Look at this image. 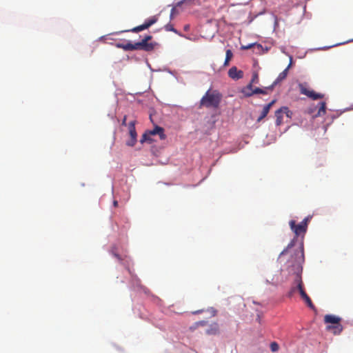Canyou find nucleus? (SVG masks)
Listing matches in <instances>:
<instances>
[{"instance_id":"nucleus-1","label":"nucleus","mask_w":353,"mask_h":353,"mask_svg":"<svg viewBox=\"0 0 353 353\" xmlns=\"http://www.w3.org/2000/svg\"><path fill=\"white\" fill-rule=\"evenodd\" d=\"M304 261V253H303V248L301 246L300 250H296L294 254V259L292 264L289 267V272H293L295 274V283L296 284L297 289L299 290V292L303 299V300L305 302L307 305L312 310H315V306L313 304L312 300L307 294L304 290L303 283L301 279V274L302 272V263Z\"/></svg>"},{"instance_id":"nucleus-2","label":"nucleus","mask_w":353,"mask_h":353,"mask_svg":"<svg viewBox=\"0 0 353 353\" xmlns=\"http://www.w3.org/2000/svg\"><path fill=\"white\" fill-rule=\"evenodd\" d=\"M221 100V95L216 90H208L201 99L200 104L206 108H217Z\"/></svg>"},{"instance_id":"nucleus-3","label":"nucleus","mask_w":353,"mask_h":353,"mask_svg":"<svg viewBox=\"0 0 353 353\" xmlns=\"http://www.w3.org/2000/svg\"><path fill=\"white\" fill-rule=\"evenodd\" d=\"M117 46L125 51L141 50L146 52H150L154 49L155 43H148L145 41V40H141V41L135 43H131L130 42H128L126 43H118L117 44Z\"/></svg>"},{"instance_id":"nucleus-4","label":"nucleus","mask_w":353,"mask_h":353,"mask_svg":"<svg viewBox=\"0 0 353 353\" xmlns=\"http://www.w3.org/2000/svg\"><path fill=\"white\" fill-rule=\"evenodd\" d=\"M289 225L292 231L295 234V238L289 243L287 248L282 251L281 255L285 254L288 250L294 245V241L296 238L299 236H303L307 232V228H306L305 223L303 224L301 222L299 224H296L295 221L291 220L289 222Z\"/></svg>"},{"instance_id":"nucleus-5","label":"nucleus","mask_w":353,"mask_h":353,"mask_svg":"<svg viewBox=\"0 0 353 353\" xmlns=\"http://www.w3.org/2000/svg\"><path fill=\"white\" fill-rule=\"evenodd\" d=\"M268 90L266 88L265 89H261L259 88H253L252 84L249 83L245 87L243 88L241 90V93L245 97H249L252 96L254 94H267Z\"/></svg>"},{"instance_id":"nucleus-6","label":"nucleus","mask_w":353,"mask_h":353,"mask_svg":"<svg viewBox=\"0 0 353 353\" xmlns=\"http://www.w3.org/2000/svg\"><path fill=\"white\" fill-rule=\"evenodd\" d=\"M340 321L341 318L332 314H327L324 317V321L325 323H331L335 325L333 327L328 326L327 329H336L338 330L339 333H340L342 331V325L339 323Z\"/></svg>"},{"instance_id":"nucleus-7","label":"nucleus","mask_w":353,"mask_h":353,"mask_svg":"<svg viewBox=\"0 0 353 353\" xmlns=\"http://www.w3.org/2000/svg\"><path fill=\"white\" fill-rule=\"evenodd\" d=\"M300 92L305 94L313 100H317L323 98L324 95L320 93H316L312 90L308 89L303 84H299Z\"/></svg>"},{"instance_id":"nucleus-8","label":"nucleus","mask_w":353,"mask_h":353,"mask_svg":"<svg viewBox=\"0 0 353 353\" xmlns=\"http://www.w3.org/2000/svg\"><path fill=\"white\" fill-rule=\"evenodd\" d=\"M157 21H158V17L157 16H153V17L148 19L147 20H145V21L144 22L143 24L138 26L137 27H134L132 29H131L130 31H131L132 32H141L142 30L149 28L151 26H152L153 24L157 23Z\"/></svg>"},{"instance_id":"nucleus-9","label":"nucleus","mask_w":353,"mask_h":353,"mask_svg":"<svg viewBox=\"0 0 353 353\" xmlns=\"http://www.w3.org/2000/svg\"><path fill=\"white\" fill-rule=\"evenodd\" d=\"M291 65V63L289 64V65L283 71L281 72L278 77L276 78V79L273 82V83L269 86V87H267L266 89L268 90H270L272 91L274 88V87L278 83H279L280 81H283V79H285L288 75V69L290 67Z\"/></svg>"},{"instance_id":"nucleus-10","label":"nucleus","mask_w":353,"mask_h":353,"mask_svg":"<svg viewBox=\"0 0 353 353\" xmlns=\"http://www.w3.org/2000/svg\"><path fill=\"white\" fill-rule=\"evenodd\" d=\"M228 76L234 80H239L243 77V72L233 66L228 70Z\"/></svg>"},{"instance_id":"nucleus-11","label":"nucleus","mask_w":353,"mask_h":353,"mask_svg":"<svg viewBox=\"0 0 353 353\" xmlns=\"http://www.w3.org/2000/svg\"><path fill=\"white\" fill-rule=\"evenodd\" d=\"M150 136L158 134L161 140H164L166 137L164 134V129L160 126H155L152 130L148 131Z\"/></svg>"},{"instance_id":"nucleus-12","label":"nucleus","mask_w":353,"mask_h":353,"mask_svg":"<svg viewBox=\"0 0 353 353\" xmlns=\"http://www.w3.org/2000/svg\"><path fill=\"white\" fill-rule=\"evenodd\" d=\"M275 101H276L275 100H272L271 102H270L268 104L265 105L263 107L260 116L257 119L258 122H260L262 119H263L268 115V114L270 112V108L274 104Z\"/></svg>"},{"instance_id":"nucleus-13","label":"nucleus","mask_w":353,"mask_h":353,"mask_svg":"<svg viewBox=\"0 0 353 353\" xmlns=\"http://www.w3.org/2000/svg\"><path fill=\"white\" fill-rule=\"evenodd\" d=\"M206 334L208 335H216L219 333V327L218 323H214L210 325V327L206 330Z\"/></svg>"},{"instance_id":"nucleus-14","label":"nucleus","mask_w":353,"mask_h":353,"mask_svg":"<svg viewBox=\"0 0 353 353\" xmlns=\"http://www.w3.org/2000/svg\"><path fill=\"white\" fill-rule=\"evenodd\" d=\"M128 130L130 138L137 139V134L135 129V121H132L129 123Z\"/></svg>"},{"instance_id":"nucleus-15","label":"nucleus","mask_w":353,"mask_h":353,"mask_svg":"<svg viewBox=\"0 0 353 353\" xmlns=\"http://www.w3.org/2000/svg\"><path fill=\"white\" fill-rule=\"evenodd\" d=\"M275 117H276V125L278 126L281 125L283 123V111L281 110V108L275 112Z\"/></svg>"},{"instance_id":"nucleus-16","label":"nucleus","mask_w":353,"mask_h":353,"mask_svg":"<svg viewBox=\"0 0 353 353\" xmlns=\"http://www.w3.org/2000/svg\"><path fill=\"white\" fill-rule=\"evenodd\" d=\"M320 108L318 110L317 114L315 115V117H321L322 115H324L326 112V103L325 102H321L320 103Z\"/></svg>"},{"instance_id":"nucleus-17","label":"nucleus","mask_w":353,"mask_h":353,"mask_svg":"<svg viewBox=\"0 0 353 353\" xmlns=\"http://www.w3.org/2000/svg\"><path fill=\"white\" fill-rule=\"evenodd\" d=\"M232 57H233V54H232V52L231 51V50H230V49L227 50L226 52H225V61L223 63L224 66H228L229 65V62L231 60V59L232 58Z\"/></svg>"},{"instance_id":"nucleus-18","label":"nucleus","mask_w":353,"mask_h":353,"mask_svg":"<svg viewBox=\"0 0 353 353\" xmlns=\"http://www.w3.org/2000/svg\"><path fill=\"white\" fill-rule=\"evenodd\" d=\"M296 291H299V290L297 289V286H296V284L295 283V279H294V282L292 283V285L290 291L288 293V296L290 298L292 297Z\"/></svg>"},{"instance_id":"nucleus-19","label":"nucleus","mask_w":353,"mask_h":353,"mask_svg":"<svg viewBox=\"0 0 353 353\" xmlns=\"http://www.w3.org/2000/svg\"><path fill=\"white\" fill-rule=\"evenodd\" d=\"M141 143H143L144 142L148 141L149 143H151L152 141V139L150 138V136L148 133V132H145L140 140Z\"/></svg>"},{"instance_id":"nucleus-20","label":"nucleus","mask_w":353,"mask_h":353,"mask_svg":"<svg viewBox=\"0 0 353 353\" xmlns=\"http://www.w3.org/2000/svg\"><path fill=\"white\" fill-rule=\"evenodd\" d=\"M164 28L166 31H171V32H173L176 34H178L179 35H181V34H179L178 32V31L174 28L173 25L172 24H170V23H168L166 24L165 26H164Z\"/></svg>"},{"instance_id":"nucleus-21","label":"nucleus","mask_w":353,"mask_h":353,"mask_svg":"<svg viewBox=\"0 0 353 353\" xmlns=\"http://www.w3.org/2000/svg\"><path fill=\"white\" fill-rule=\"evenodd\" d=\"M281 110L283 111V114H285L287 117L291 118L292 115V112L289 110L288 107L283 106L281 107Z\"/></svg>"},{"instance_id":"nucleus-22","label":"nucleus","mask_w":353,"mask_h":353,"mask_svg":"<svg viewBox=\"0 0 353 353\" xmlns=\"http://www.w3.org/2000/svg\"><path fill=\"white\" fill-rule=\"evenodd\" d=\"M259 81V74H258L257 72H254L252 74V79H251V81H250V82L249 83L253 85L254 83H258Z\"/></svg>"},{"instance_id":"nucleus-23","label":"nucleus","mask_w":353,"mask_h":353,"mask_svg":"<svg viewBox=\"0 0 353 353\" xmlns=\"http://www.w3.org/2000/svg\"><path fill=\"white\" fill-rule=\"evenodd\" d=\"M279 346L277 343L272 342L270 343V350H272V352H276L279 350Z\"/></svg>"},{"instance_id":"nucleus-24","label":"nucleus","mask_w":353,"mask_h":353,"mask_svg":"<svg viewBox=\"0 0 353 353\" xmlns=\"http://www.w3.org/2000/svg\"><path fill=\"white\" fill-rule=\"evenodd\" d=\"M137 143V139L134 138H130L129 141H127L126 144L128 146H134Z\"/></svg>"},{"instance_id":"nucleus-25","label":"nucleus","mask_w":353,"mask_h":353,"mask_svg":"<svg viewBox=\"0 0 353 353\" xmlns=\"http://www.w3.org/2000/svg\"><path fill=\"white\" fill-rule=\"evenodd\" d=\"M311 216H308L307 217H305L302 221L301 223L303 224L305 223V225H306V228H307V225H308V223L310 221V219H311Z\"/></svg>"},{"instance_id":"nucleus-26","label":"nucleus","mask_w":353,"mask_h":353,"mask_svg":"<svg viewBox=\"0 0 353 353\" xmlns=\"http://www.w3.org/2000/svg\"><path fill=\"white\" fill-rule=\"evenodd\" d=\"M176 14V9L175 8H172V10H171V12H170V19H172L175 14Z\"/></svg>"},{"instance_id":"nucleus-27","label":"nucleus","mask_w":353,"mask_h":353,"mask_svg":"<svg viewBox=\"0 0 353 353\" xmlns=\"http://www.w3.org/2000/svg\"><path fill=\"white\" fill-rule=\"evenodd\" d=\"M190 1H193L194 4H200L201 3V0H184V3H188Z\"/></svg>"},{"instance_id":"nucleus-28","label":"nucleus","mask_w":353,"mask_h":353,"mask_svg":"<svg viewBox=\"0 0 353 353\" xmlns=\"http://www.w3.org/2000/svg\"><path fill=\"white\" fill-rule=\"evenodd\" d=\"M254 46V43H251V44H249L248 46H241V49H243V50H248V49H250L251 48H252Z\"/></svg>"},{"instance_id":"nucleus-29","label":"nucleus","mask_w":353,"mask_h":353,"mask_svg":"<svg viewBox=\"0 0 353 353\" xmlns=\"http://www.w3.org/2000/svg\"><path fill=\"white\" fill-rule=\"evenodd\" d=\"M152 37L151 35H145L142 40H145V41L148 42V41L151 40Z\"/></svg>"},{"instance_id":"nucleus-30","label":"nucleus","mask_w":353,"mask_h":353,"mask_svg":"<svg viewBox=\"0 0 353 353\" xmlns=\"http://www.w3.org/2000/svg\"><path fill=\"white\" fill-rule=\"evenodd\" d=\"M126 121H127V116H124V117H123V119L122 120L121 125L125 126L127 125Z\"/></svg>"},{"instance_id":"nucleus-31","label":"nucleus","mask_w":353,"mask_h":353,"mask_svg":"<svg viewBox=\"0 0 353 353\" xmlns=\"http://www.w3.org/2000/svg\"><path fill=\"white\" fill-rule=\"evenodd\" d=\"M205 325V321H199V322H197L195 323V325L196 326H199V325Z\"/></svg>"},{"instance_id":"nucleus-32","label":"nucleus","mask_w":353,"mask_h":353,"mask_svg":"<svg viewBox=\"0 0 353 353\" xmlns=\"http://www.w3.org/2000/svg\"><path fill=\"white\" fill-rule=\"evenodd\" d=\"M183 29H184V30H185V31H188V30H189V29H190V25H188V24L185 25V26H184Z\"/></svg>"},{"instance_id":"nucleus-33","label":"nucleus","mask_w":353,"mask_h":353,"mask_svg":"<svg viewBox=\"0 0 353 353\" xmlns=\"http://www.w3.org/2000/svg\"><path fill=\"white\" fill-rule=\"evenodd\" d=\"M113 205H114V207H117L118 206V201H114L113 202Z\"/></svg>"},{"instance_id":"nucleus-34","label":"nucleus","mask_w":353,"mask_h":353,"mask_svg":"<svg viewBox=\"0 0 353 353\" xmlns=\"http://www.w3.org/2000/svg\"><path fill=\"white\" fill-rule=\"evenodd\" d=\"M114 256L119 260H121V258L119 257V256L118 254H114Z\"/></svg>"},{"instance_id":"nucleus-35","label":"nucleus","mask_w":353,"mask_h":353,"mask_svg":"<svg viewBox=\"0 0 353 353\" xmlns=\"http://www.w3.org/2000/svg\"><path fill=\"white\" fill-rule=\"evenodd\" d=\"M198 312H199V311H196V312H194V314H196V313H198Z\"/></svg>"}]
</instances>
